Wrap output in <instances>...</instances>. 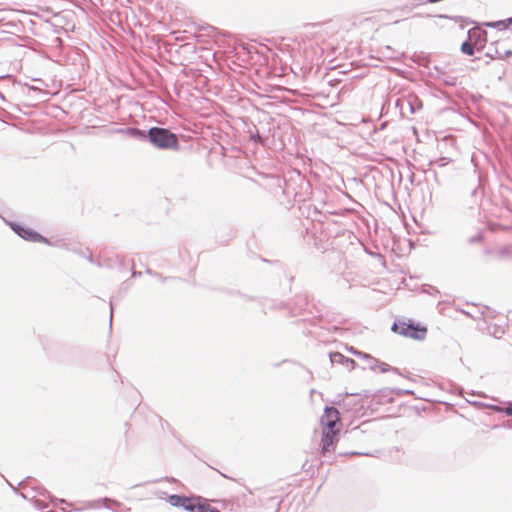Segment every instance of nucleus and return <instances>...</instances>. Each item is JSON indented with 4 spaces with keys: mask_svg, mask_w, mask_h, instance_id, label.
Wrapping results in <instances>:
<instances>
[{
    "mask_svg": "<svg viewBox=\"0 0 512 512\" xmlns=\"http://www.w3.org/2000/svg\"><path fill=\"white\" fill-rule=\"evenodd\" d=\"M148 136L152 144L160 149H179L177 135L168 129L153 127L149 130Z\"/></svg>",
    "mask_w": 512,
    "mask_h": 512,
    "instance_id": "f257e3e1",
    "label": "nucleus"
},
{
    "mask_svg": "<svg viewBox=\"0 0 512 512\" xmlns=\"http://www.w3.org/2000/svg\"><path fill=\"white\" fill-rule=\"evenodd\" d=\"M392 330L395 333L415 340H423L427 335L426 326L414 324L411 321H399L397 323H394L392 326Z\"/></svg>",
    "mask_w": 512,
    "mask_h": 512,
    "instance_id": "f03ea898",
    "label": "nucleus"
},
{
    "mask_svg": "<svg viewBox=\"0 0 512 512\" xmlns=\"http://www.w3.org/2000/svg\"><path fill=\"white\" fill-rule=\"evenodd\" d=\"M182 507L189 512H219L200 497H185Z\"/></svg>",
    "mask_w": 512,
    "mask_h": 512,
    "instance_id": "7ed1b4c3",
    "label": "nucleus"
},
{
    "mask_svg": "<svg viewBox=\"0 0 512 512\" xmlns=\"http://www.w3.org/2000/svg\"><path fill=\"white\" fill-rule=\"evenodd\" d=\"M321 427L341 430L340 413L334 407H327L321 417Z\"/></svg>",
    "mask_w": 512,
    "mask_h": 512,
    "instance_id": "20e7f679",
    "label": "nucleus"
},
{
    "mask_svg": "<svg viewBox=\"0 0 512 512\" xmlns=\"http://www.w3.org/2000/svg\"><path fill=\"white\" fill-rule=\"evenodd\" d=\"M339 432L340 430L337 429L322 428L321 452L323 455L334 450Z\"/></svg>",
    "mask_w": 512,
    "mask_h": 512,
    "instance_id": "39448f33",
    "label": "nucleus"
},
{
    "mask_svg": "<svg viewBox=\"0 0 512 512\" xmlns=\"http://www.w3.org/2000/svg\"><path fill=\"white\" fill-rule=\"evenodd\" d=\"M487 329L495 338H501L505 334L506 324L504 321L501 323H490Z\"/></svg>",
    "mask_w": 512,
    "mask_h": 512,
    "instance_id": "423d86ee",
    "label": "nucleus"
},
{
    "mask_svg": "<svg viewBox=\"0 0 512 512\" xmlns=\"http://www.w3.org/2000/svg\"><path fill=\"white\" fill-rule=\"evenodd\" d=\"M12 229L23 239L29 240L32 237V231L27 228H23L20 225H12Z\"/></svg>",
    "mask_w": 512,
    "mask_h": 512,
    "instance_id": "0eeeda50",
    "label": "nucleus"
},
{
    "mask_svg": "<svg viewBox=\"0 0 512 512\" xmlns=\"http://www.w3.org/2000/svg\"><path fill=\"white\" fill-rule=\"evenodd\" d=\"M185 496L171 495L168 498V502L175 507H182Z\"/></svg>",
    "mask_w": 512,
    "mask_h": 512,
    "instance_id": "6e6552de",
    "label": "nucleus"
},
{
    "mask_svg": "<svg viewBox=\"0 0 512 512\" xmlns=\"http://www.w3.org/2000/svg\"><path fill=\"white\" fill-rule=\"evenodd\" d=\"M461 51L467 55H473V53H474L473 45L469 42H464L461 46Z\"/></svg>",
    "mask_w": 512,
    "mask_h": 512,
    "instance_id": "1a4fd4ad",
    "label": "nucleus"
},
{
    "mask_svg": "<svg viewBox=\"0 0 512 512\" xmlns=\"http://www.w3.org/2000/svg\"><path fill=\"white\" fill-rule=\"evenodd\" d=\"M486 26H489V27H500L501 29H506L507 28V24L504 22V21H498V22H489V23H485Z\"/></svg>",
    "mask_w": 512,
    "mask_h": 512,
    "instance_id": "9d476101",
    "label": "nucleus"
},
{
    "mask_svg": "<svg viewBox=\"0 0 512 512\" xmlns=\"http://www.w3.org/2000/svg\"><path fill=\"white\" fill-rule=\"evenodd\" d=\"M481 35L486 37L487 36V32L486 31H481L480 29H473V30L470 31V38H472L474 36L480 37Z\"/></svg>",
    "mask_w": 512,
    "mask_h": 512,
    "instance_id": "9b49d317",
    "label": "nucleus"
},
{
    "mask_svg": "<svg viewBox=\"0 0 512 512\" xmlns=\"http://www.w3.org/2000/svg\"><path fill=\"white\" fill-rule=\"evenodd\" d=\"M505 413L509 416H512V405L505 408Z\"/></svg>",
    "mask_w": 512,
    "mask_h": 512,
    "instance_id": "f8f14e48",
    "label": "nucleus"
},
{
    "mask_svg": "<svg viewBox=\"0 0 512 512\" xmlns=\"http://www.w3.org/2000/svg\"><path fill=\"white\" fill-rule=\"evenodd\" d=\"M33 239H34V241H38V240H42V237L40 235L34 233Z\"/></svg>",
    "mask_w": 512,
    "mask_h": 512,
    "instance_id": "ddd939ff",
    "label": "nucleus"
},
{
    "mask_svg": "<svg viewBox=\"0 0 512 512\" xmlns=\"http://www.w3.org/2000/svg\"><path fill=\"white\" fill-rule=\"evenodd\" d=\"M509 21L512 23V17L509 19Z\"/></svg>",
    "mask_w": 512,
    "mask_h": 512,
    "instance_id": "4468645a",
    "label": "nucleus"
}]
</instances>
